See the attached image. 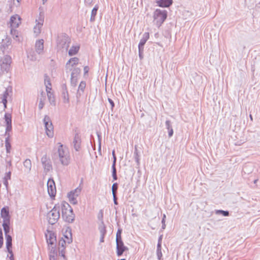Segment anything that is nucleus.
<instances>
[{"mask_svg": "<svg viewBox=\"0 0 260 260\" xmlns=\"http://www.w3.org/2000/svg\"><path fill=\"white\" fill-rule=\"evenodd\" d=\"M58 144L59 146L57 153L59 161L63 166H68L70 163V155L69 150L60 143H58Z\"/></svg>", "mask_w": 260, "mask_h": 260, "instance_id": "f257e3e1", "label": "nucleus"}, {"mask_svg": "<svg viewBox=\"0 0 260 260\" xmlns=\"http://www.w3.org/2000/svg\"><path fill=\"white\" fill-rule=\"evenodd\" d=\"M167 11L166 10L157 9L153 14V22L158 27H159L164 23L167 17Z\"/></svg>", "mask_w": 260, "mask_h": 260, "instance_id": "f03ea898", "label": "nucleus"}, {"mask_svg": "<svg viewBox=\"0 0 260 260\" xmlns=\"http://www.w3.org/2000/svg\"><path fill=\"white\" fill-rule=\"evenodd\" d=\"M60 217V207L55 205L47 213V219L49 223L53 225L56 223Z\"/></svg>", "mask_w": 260, "mask_h": 260, "instance_id": "7ed1b4c3", "label": "nucleus"}, {"mask_svg": "<svg viewBox=\"0 0 260 260\" xmlns=\"http://www.w3.org/2000/svg\"><path fill=\"white\" fill-rule=\"evenodd\" d=\"M62 217L67 222L72 223L75 219V215L73 209L68 203L63 205L62 208Z\"/></svg>", "mask_w": 260, "mask_h": 260, "instance_id": "20e7f679", "label": "nucleus"}, {"mask_svg": "<svg viewBox=\"0 0 260 260\" xmlns=\"http://www.w3.org/2000/svg\"><path fill=\"white\" fill-rule=\"evenodd\" d=\"M45 237L48 245V249L50 251V253L54 254L55 251L56 242L55 234L51 231L47 230L45 233Z\"/></svg>", "mask_w": 260, "mask_h": 260, "instance_id": "39448f33", "label": "nucleus"}, {"mask_svg": "<svg viewBox=\"0 0 260 260\" xmlns=\"http://www.w3.org/2000/svg\"><path fill=\"white\" fill-rule=\"evenodd\" d=\"M11 62L12 58L10 56L6 55L1 57L0 59V76L4 73H7L9 72Z\"/></svg>", "mask_w": 260, "mask_h": 260, "instance_id": "423d86ee", "label": "nucleus"}, {"mask_svg": "<svg viewBox=\"0 0 260 260\" xmlns=\"http://www.w3.org/2000/svg\"><path fill=\"white\" fill-rule=\"evenodd\" d=\"M71 40L70 38L65 34L58 36L57 41V47L67 51L70 46Z\"/></svg>", "mask_w": 260, "mask_h": 260, "instance_id": "0eeeda50", "label": "nucleus"}, {"mask_svg": "<svg viewBox=\"0 0 260 260\" xmlns=\"http://www.w3.org/2000/svg\"><path fill=\"white\" fill-rule=\"evenodd\" d=\"M43 122L45 125L46 133L49 138L53 137V126L50 118L48 115H45L43 119Z\"/></svg>", "mask_w": 260, "mask_h": 260, "instance_id": "6e6552de", "label": "nucleus"}, {"mask_svg": "<svg viewBox=\"0 0 260 260\" xmlns=\"http://www.w3.org/2000/svg\"><path fill=\"white\" fill-rule=\"evenodd\" d=\"M82 188L80 186L77 187L76 189L71 190L68 194V197L69 201L71 204L76 205L77 204L78 201L77 198L79 196L81 192Z\"/></svg>", "mask_w": 260, "mask_h": 260, "instance_id": "1a4fd4ad", "label": "nucleus"}, {"mask_svg": "<svg viewBox=\"0 0 260 260\" xmlns=\"http://www.w3.org/2000/svg\"><path fill=\"white\" fill-rule=\"evenodd\" d=\"M44 14L40 13L39 17L36 20V24L34 27V32L36 36L39 35L41 32V28L44 23Z\"/></svg>", "mask_w": 260, "mask_h": 260, "instance_id": "9d476101", "label": "nucleus"}, {"mask_svg": "<svg viewBox=\"0 0 260 260\" xmlns=\"http://www.w3.org/2000/svg\"><path fill=\"white\" fill-rule=\"evenodd\" d=\"M47 189L49 195L51 197L55 196L56 190L55 182L52 179H49L47 182Z\"/></svg>", "mask_w": 260, "mask_h": 260, "instance_id": "9b49d317", "label": "nucleus"}, {"mask_svg": "<svg viewBox=\"0 0 260 260\" xmlns=\"http://www.w3.org/2000/svg\"><path fill=\"white\" fill-rule=\"evenodd\" d=\"M116 253L118 256L122 255L123 253L127 250V247L125 246L122 239L116 240Z\"/></svg>", "mask_w": 260, "mask_h": 260, "instance_id": "f8f14e48", "label": "nucleus"}, {"mask_svg": "<svg viewBox=\"0 0 260 260\" xmlns=\"http://www.w3.org/2000/svg\"><path fill=\"white\" fill-rule=\"evenodd\" d=\"M41 162L43 166L44 171L46 172H49L52 169V165L49 159H48L47 156L44 155L41 158Z\"/></svg>", "mask_w": 260, "mask_h": 260, "instance_id": "ddd939ff", "label": "nucleus"}, {"mask_svg": "<svg viewBox=\"0 0 260 260\" xmlns=\"http://www.w3.org/2000/svg\"><path fill=\"white\" fill-rule=\"evenodd\" d=\"M79 60V58L77 57H73L70 58L66 64V69L67 72L68 71H72V68L78 63Z\"/></svg>", "mask_w": 260, "mask_h": 260, "instance_id": "4468645a", "label": "nucleus"}, {"mask_svg": "<svg viewBox=\"0 0 260 260\" xmlns=\"http://www.w3.org/2000/svg\"><path fill=\"white\" fill-rule=\"evenodd\" d=\"M21 23V18L18 15H15L11 16L10 18L11 26L13 28H17Z\"/></svg>", "mask_w": 260, "mask_h": 260, "instance_id": "2eb2a0df", "label": "nucleus"}, {"mask_svg": "<svg viewBox=\"0 0 260 260\" xmlns=\"http://www.w3.org/2000/svg\"><path fill=\"white\" fill-rule=\"evenodd\" d=\"M5 120L6 124V135H7V134H8V133L12 129V119L11 114L6 113L5 115Z\"/></svg>", "mask_w": 260, "mask_h": 260, "instance_id": "dca6fc26", "label": "nucleus"}, {"mask_svg": "<svg viewBox=\"0 0 260 260\" xmlns=\"http://www.w3.org/2000/svg\"><path fill=\"white\" fill-rule=\"evenodd\" d=\"M35 50L39 54H42L44 53V40L43 39L38 40L35 43Z\"/></svg>", "mask_w": 260, "mask_h": 260, "instance_id": "f3484780", "label": "nucleus"}, {"mask_svg": "<svg viewBox=\"0 0 260 260\" xmlns=\"http://www.w3.org/2000/svg\"><path fill=\"white\" fill-rule=\"evenodd\" d=\"M38 100L39 101L38 107L40 110H41L44 107L46 100V93L44 91H42L40 92V94L38 96Z\"/></svg>", "mask_w": 260, "mask_h": 260, "instance_id": "a211bd4d", "label": "nucleus"}, {"mask_svg": "<svg viewBox=\"0 0 260 260\" xmlns=\"http://www.w3.org/2000/svg\"><path fill=\"white\" fill-rule=\"evenodd\" d=\"M6 248L8 252L11 254V257L12 258V254H13L12 248V237L10 235L6 236Z\"/></svg>", "mask_w": 260, "mask_h": 260, "instance_id": "6ab92c4d", "label": "nucleus"}, {"mask_svg": "<svg viewBox=\"0 0 260 260\" xmlns=\"http://www.w3.org/2000/svg\"><path fill=\"white\" fill-rule=\"evenodd\" d=\"M86 87V83L85 81H81L78 86V90L76 94V98L79 99L83 94Z\"/></svg>", "mask_w": 260, "mask_h": 260, "instance_id": "aec40b11", "label": "nucleus"}, {"mask_svg": "<svg viewBox=\"0 0 260 260\" xmlns=\"http://www.w3.org/2000/svg\"><path fill=\"white\" fill-rule=\"evenodd\" d=\"M149 38V34L148 32H145L143 35L142 38L141 39L140 41L139 42L138 45V49L140 50L141 49H144V46L145 44L147 41L148 40Z\"/></svg>", "mask_w": 260, "mask_h": 260, "instance_id": "412c9836", "label": "nucleus"}, {"mask_svg": "<svg viewBox=\"0 0 260 260\" xmlns=\"http://www.w3.org/2000/svg\"><path fill=\"white\" fill-rule=\"evenodd\" d=\"M1 216L3 219V221H9L10 215L8 208L4 207L1 210Z\"/></svg>", "mask_w": 260, "mask_h": 260, "instance_id": "4be33fe9", "label": "nucleus"}, {"mask_svg": "<svg viewBox=\"0 0 260 260\" xmlns=\"http://www.w3.org/2000/svg\"><path fill=\"white\" fill-rule=\"evenodd\" d=\"M159 7L163 8L169 7L173 3V0H156Z\"/></svg>", "mask_w": 260, "mask_h": 260, "instance_id": "5701e85b", "label": "nucleus"}, {"mask_svg": "<svg viewBox=\"0 0 260 260\" xmlns=\"http://www.w3.org/2000/svg\"><path fill=\"white\" fill-rule=\"evenodd\" d=\"M65 238L67 239V240L61 238L59 240L58 242L59 247L61 248H65L66 244H70L72 242V239L71 238H69L67 236H64Z\"/></svg>", "mask_w": 260, "mask_h": 260, "instance_id": "b1692460", "label": "nucleus"}, {"mask_svg": "<svg viewBox=\"0 0 260 260\" xmlns=\"http://www.w3.org/2000/svg\"><path fill=\"white\" fill-rule=\"evenodd\" d=\"M62 97L64 103H69V95L67 90V87L66 85H63L62 86Z\"/></svg>", "mask_w": 260, "mask_h": 260, "instance_id": "393cba45", "label": "nucleus"}, {"mask_svg": "<svg viewBox=\"0 0 260 260\" xmlns=\"http://www.w3.org/2000/svg\"><path fill=\"white\" fill-rule=\"evenodd\" d=\"M73 143L75 149L76 151H79L80 148L81 139L77 134L75 135Z\"/></svg>", "mask_w": 260, "mask_h": 260, "instance_id": "a878e982", "label": "nucleus"}, {"mask_svg": "<svg viewBox=\"0 0 260 260\" xmlns=\"http://www.w3.org/2000/svg\"><path fill=\"white\" fill-rule=\"evenodd\" d=\"M166 127L168 131L169 137H171L173 135L174 131L172 128L171 122L170 120H167L166 121Z\"/></svg>", "mask_w": 260, "mask_h": 260, "instance_id": "bb28decb", "label": "nucleus"}, {"mask_svg": "<svg viewBox=\"0 0 260 260\" xmlns=\"http://www.w3.org/2000/svg\"><path fill=\"white\" fill-rule=\"evenodd\" d=\"M23 166L25 167V171L29 173L31 168V162L30 159H26L23 162Z\"/></svg>", "mask_w": 260, "mask_h": 260, "instance_id": "cd10ccee", "label": "nucleus"}, {"mask_svg": "<svg viewBox=\"0 0 260 260\" xmlns=\"http://www.w3.org/2000/svg\"><path fill=\"white\" fill-rule=\"evenodd\" d=\"M10 222L9 221H3V226L5 232V236L9 235L8 233L10 232Z\"/></svg>", "mask_w": 260, "mask_h": 260, "instance_id": "c85d7f7f", "label": "nucleus"}, {"mask_svg": "<svg viewBox=\"0 0 260 260\" xmlns=\"http://www.w3.org/2000/svg\"><path fill=\"white\" fill-rule=\"evenodd\" d=\"M79 50L78 46H73L69 51V55L70 56H73L76 54Z\"/></svg>", "mask_w": 260, "mask_h": 260, "instance_id": "c756f323", "label": "nucleus"}, {"mask_svg": "<svg viewBox=\"0 0 260 260\" xmlns=\"http://www.w3.org/2000/svg\"><path fill=\"white\" fill-rule=\"evenodd\" d=\"M8 137L6 138L5 140V146L7 153H9L11 150V144L9 141V134H7Z\"/></svg>", "mask_w": 260, "mask_h": 260, "instance_id": "7c9ffc66", "label": "nucleus"}, {"mask_svg": "<svg viewBox=\"0 0 260 260\" xmlns=\"http://www.w3.org/2000/svg\"><path fill=\"white\" fill-rule=\"evenodd\" d=\"M11 92V89L9 90V89L7 88L5 90L4 93L2 95V101H4L5 103L7 102V98L9 95V92Z\"/></svg>", "mask_w": 260, "mask_h": 260, "instance_id": "2f4dec72", "label": "nucleus"}, {"mask_svg": "<svg viewBox=\"0 0 260 260\" xmlns=\"http://www.w3.org/2000/svg\"><path fill=\"white\" fill-rule=\"evenodd\" d=\"M81 72V70L79 68H76L74 69H72V72L71 74V77L78 78V76L79 75Z\"/></svg>", "mask_w": 260, "mask_h": 260, "instance_id": "473e14b6", "label": "nucleus"}, {"mask_svg": "<svg viewBox=\"0 0 260 260\" xmlns=\"http://www.w3.org/2000/svg\"><path fill=\"white\" fill-rule=\"evenodd\" d=\"M134 157L138 165L140 164V155L138 153L137 146H135Z\"/></svg>", "mask_w": 260, "mask_h": 260, "instance_id": "72a5a7b5", "label": "nucleus"}, {"mask_svg": "<svg viewBox=\"0 0 260 260\" xmlns=\"http://www.w3.org/2000/svg\"><path fill=\"white\" fill-rule=\"evenodd\" d=\"M47 96L50 104L54 105L55 101L53 92H49V93L47 94Z\"/></svg>", "mask_w": 260, "mask_h": 260, "instance_id": "f704fd0d", "label": "nucleus"}, {"mask_svg": "<svg viewBox=\"0 0 260 260\" xmlns=\"http://www.w3.org/2000/svg\"><path fill=\"white\" fill-rule=\"evenodd\" d=\"M100 233L101 235H105L106 233V226L103 222L102 221L101 224L99 225V228Z\"/></svg>", "mask_w": 260, "mask_h": 260, "instance_id": "c9c22d12", "label": "nucleus"}, {"mask_svg": "<svg viewBox=\"0 0 260 260\" xmlns=\"http://www.w3.org/2000/svg\"><path fill=\"white\" fill-rule=\"evenodd\" d=\"M215 213L216 214H222L224 216H228L229 215V212L228 211H224L222 210H215Z\"/></svg>", "mask_w": 260, "mask_h": 260, "instance_id": "e433bc0d", "label": "nucleus"}, {"mask_svg": "<svg viewBox=\"0 0 260 260\" xmlns=\"http://www.w3.org/2000/svg\"><path fill=\"white\" fill-rule=\"evenodd\" d=\"M112 177L114 180H116L117 179V174H116V165L112 166Z\"/></svg>", "mask_w": 260, "mask_h": 260, "instance_id": "4c0bfd02", "label": "nucleus"}, {"mask_svg": "<svg viewBox=\"0 0 260 260\" xmlns=\"http://www.w3.org/2000/svg\"><path fill=\"white\" fill-rule=\"evenodd\" d=\"M78 82V78L71 77V84L73 87H76Z\"/></svg>", "mask_w": 260, "mask_h": 260, "instance_id": "58836bf2", "label": "nucleus"}, {"mask_svg": "<svg viewBox=\"0 0 260 260\" xmlns=\"http://www.w3.org/2000/svg\"><path fill=\"white\" fill-rule=\"evenodd\" d=\"M118 189V184L117 183H114L112 187V194L114 195L116 194L117 190Z\"/></svg>", "mask_w": 260, "mask_h": 260, "instance_id": "ea45409f", "label": "nucleus"}, {"mask_svg": "<svg viewBox=\"0 0 260 260\" xmlns=\"http://www.w3.org/2000/svg\"><path fill=\"white\" fill-rule=\"evenodd\" d=\"M44 82H45V84L46 86H51V82L50 81V79H49V77H48L47 76H46L45 77Z\"/></svg>", "mask_w": 260, "mask_h": 260, "instance_id": "a19ab883", "label": "nucleus"}, {"mask_svg": "<svg viewBox=\"0 0 260 260\" xmlns=\"http://www.w3.org/2000/svg\"><path fill=\"white\" fill-rule=\"evenodd\" d=\"M121 233H122V230L121 229H118L117 233H116V240L122 239Z\"/></svg>", "mask_w": 260, "mask_h": 260, "instance_id": "79ce46f5", "label": "nucleus"}, {"mask_svg": "<svg viewBox=\"0 0 260 260\" xmlns=\"http://www.w3.org/2000/svg\"><path fill=\"white\" fill-rule=\"evenodd\" d=\"M156 255H157L158 259L160 260L162 256L161 249H157L156 250Z\"/></svg>", "mask_w": 260, "mask_h": 260, "instance_id": "37998d69", "label": "nucleus"}, {"mask_svg": "<svg viewBox=\"0 0 260 260\" xmlns=\"http://www.w3.org/2000/svg\"><path fill=\"white\" fill-rule=\"evenodd\" d=\"M166 215L164 214L163 215V217H162V219L161 220V223H162V226H161V229L162 230H164L166 228V224H165V220H166Z\"/></svg>", "mask_w": 260, "mask_h": 260, "instance_id": "c03bdc74", "label": "nucleus"}, {"mask_svg": "<svg viewBox=\"0 0 260 260\" xmlns=\"http://www.w3.org/2000/svg\"><path fill=\"white\" fill-rule=\"evenodd\" d=\"M99 9V7L97 5H95V7L93 8L91 11V15L96 16L98 10Z\"/></svg>", "mask_w": 260, "mask_h": 260, "instance_id": "a18cd8bd", "label": "nucleus"}, {"mask_svg": "<svg viewBox=\"0 0 260 260\" xmlns=\"http://www.w3.org/2000/svg\"><path fill=\"white\" fill-rule=\"evenodd\" d=\"M112 156H113V158L112 165H116V155L115 154V151L114 150L112 151Z\"/></svg>", "mask_w": 260, "mask_h": 260, "instance_id": "49530a36", "label": "nucleus"}, {"mask_svg": "<svg viewBox=\"0 0 260 260\" xmlns=\"http://www.w3.org/2000/svg\"><path fill=\"white\" fill-rule=\"evenodd\" d=\"M58 249H59V254H61V255L62 256H64V253H65L64 249L65 248H61L60 247H58Z\"/></svg>", "mask_w": 260, "mask_h": 260, "instance_id": "de8ad7c7", "label": "nucleus"}, {"mask_svg": "<svg viewBox=\"0 0 260 260\" xmlns=\"http://www.w3.org/2000/svg\"><path fill=\"white\" fill-rule=\"evenodd\" d=\"M108 102H109V103H110V104L111 105V109L112 110L113 109V108L114 107V106H115L114 103L112 99H110V98H108Z\"/></svg>", "mask_w": 260, "mask_h": 260, "instance_id": "09e8293b", "label": "nucleus"}, {"mask_svg": "<svg viewBox=\"0 0 260 260\" xmlns=\"http://www.w3.org/2000/svg\"><path fill=\"white\" fill-rule=\"evenodd\" d=\"M144 49H141L140 50H139V56L140 59L143 58V52Z\"/></svg>", "mask_w": 260, "mask_h": 260, "instance_id": "8fccbe9b", "label": "nucleus"}, {"mask_svg": "<svg viewBox=\"0 0 260 260\" xmlns=\"http://www.w3.org/2000/svg\"><path fill=\"white\" fill-rule=\"evenodd\" d=\"M85 4L87 6H90L93 2V0H84Z\"/></svg>", "mask_w": 260, "mask_h": 260, "instance_id": "3c124183", "label": "nucleus"}, {"mask_svg": "<svg viewBox=\"0 0 260 260\" xmlns=\"http://www.w3.org/2000/svg\"><path fill=\"white\" fill-rule=\"evenodd\" d=\"M113 201H114V203L115 205H118V202H117V197H116V194H114L113 195Z\"/></svg>", "mask_w": 260, "mask_h": 260, "instance_id": "603ef678", "label": "nucleus"}, {"mask_svg": "<svg viewBox=\"0 0 260 260\" xmlns=\"http://www.w3.org/2000/svg\"><path fill=\"white\" fill-rule=\"evenodd\" d=\"M46 92H47V93H49V92H52L51 91L52 88H51V86H46Z\"/></svg>", "mask_w": 260, "mask_h": 260, "instance_id": "864d4df0", "label": "nucleus"}, {"mask_svg": "<svg viewBox=\"0 0 260 260\" xmlns=\"http://www.w3.org/2000/svg\"><path fill=\"white\" fill-rule=\"evenodd\" d=\"M88 71H89V68H88V67H87V66H85V67L84 68V74H87V73L88 72Z\"/></svg>", "mask_w": 260, "mask_h": 260, "instance_id": "5fc2aeb1", "label": "nucleus"}, {"mask_svg": "<svg viewBox=\"0 0 260 260\" xmlns=\"http://www.w3.org/2000/svg\"><path fill=\"white\" fill-rule=\"evenodd\" d=\"M28 57L30 58L31 60H36L37 59V57L35 55H31V56L28 55Z\"/></svg>", "mask_w": 260, "mask_h": 260, "instance_id": "6e6d98bb", "label": "nucleus"}, {"mask_svg": "<svg viewBox=\"0 0 260 260\" xmlns=\"http://www.w3.org/2000/svg\"><path fill=\"white\" fill-rule=\"evenodd\" d=\"M161 242H158L157 245V249H161Z\"/></svg>", "mask_w": 260, "mask_h": 260, "instance_id": "4d7b16f0", "label": "nucleus"}, {"mask_svg": "<svg viewBox=\"0 0 260 260\" xmlns=\"http://www.w3.org/2000/svg\"><path fill=\"white\" fill-rule=\"evenodd\" d=\"M105 235H101V237H100V242H104Z\"/></svg>", "mask_w": 260, "mask_h": 260, "instance_id": "13d9d810", "label": "nucleus"}, {"mask_svg": "<svg viewBox=\"0 0 260 260\" xmlns=\"http://www.w3.org/2000/svg\"><path fill=\"white\" fill-rule=\"evenodd\" d=\"M95 15L93 16V15H91L90 19V21H91V22L94 21L95 20Z\"/></svg>", "mask_w": 260, "mask_h": 260, "instance_id": "bf43d9fd", "label": "nucleus"}, {"mask_svg": "<svg viewBox=\"0 0 260 260\" xmlns=\"http://www.w3.org/2000/svg\"><path fill=\"white\" fill-rule=\"evenodd\" d=\"M3 244V238L0 237V248L2 247Z\"/></svg>", "mask_w": 260, "mask_h": 260, "instance_id": "052dcab7", "label": "nucleus"}, {"mask_svg": "<svg viewBox=\"0 0 260 260\" xmlns=\"http://www.w3.org/2000/svg\"><path fill=\"white\" fill-rule=\"evenodd\" d=\"M50 260H55V256L54 255H50Z\"/></svg>", "mask_w": 260, "mask_h": 260, "instance_id": "680f3d73", "label": "nucleus"}, {"mask_svg": "<svg viewBox=\"0 0 260 260\" xmlns=\"http://www.w3.org/2000/svg\"><path fill=\"white\" fill-rule=\"evenodd\" d=\"M2 103L4 105V108H7V102H6L5 103L4 101H2Z\"/></svg>", "mask_w": 260, "mask_h": 260, "instance_id": "e2e57ef3", "label": "nucleus"}, {"mask_svg": "<svg viewBox=\"0 0 260 260\" xmlns=\"http://www.w3.org/2000/svg\"><path fill=\"white\" fill-rule=\"evenodd\" d=\"M4 184L5 185V186H6V187H7L8 184V181H7V180H5L4 181Z\"/></svg>", "mask_w": 260, "mask_h": 260, "instance_id": "0e129e2a", "label": "nucleus"}, {"mask_svg": "<svg viewBox=\"0 0 260 260\" xmlns=\"http://www.w3.org/2000/svg\"><path fill=\"white\" fill-rule=\"evenodd\" d=\"M162 235H161L159 238H158V242H161V240H162Z\"/></svg>", "mask_w": 260, "mask_h": 260, "instance_id": "69168bd1", "label": "nucleus"}, {"mask_svg": "<svg viewBox=\"0 0 260 260\" xmlns=\"http://www.w3.org/2000/svg\"><path fill=\"white\" fill-rule=\"evenodd\" d=\"M7 176L9 179H10L11 173L10 172L8 173Z\"/></svg>", "mask_w": 260, "mask_h": 260, "instance_id": "338daca9", "label": "nucleus"}, {"mask_svg": "<svg viewBox=\"0 0 260 260\" xmlns=\"http://www.w3.org/2000/svg\"><path fill=\"white\" fill-rule=\"evenodd\" d=\"M0 237H3V234L1 229L0 228Z\"/></svg>", "mask_w": 260, "mask_h": 260, "instance_id": "774afa93", "label": "nucleus"}]
</instances>
